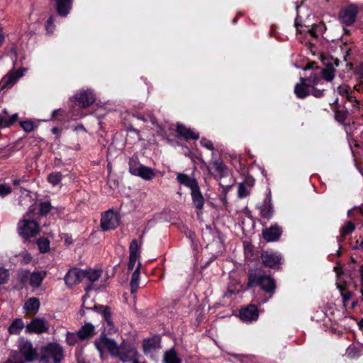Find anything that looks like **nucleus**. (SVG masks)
<instances>
[{
    "mask_svg": "<svg viewBox=\"0 0 363 363\" xmlns=\"http://www.w3.org/2000/svg\"><path fill=\"white\" fill-rule=\"evenodd\" d=\"M92 289V286L91 285H88L87 286L85 287V291H89Z\"/></svg>",
    "mask_w": 363,
    "mask_h": 363,
    "instance_id": "e2e57ef3",
    "label": "nucleus"
},
{
    "mask_svg": "<svg viewBox=\"0 0 363 363\" xmlns=\"http://www.w3.org/2000/svg\"><path fill=\"white\" fill-rule=\"evenodd\" d=\"M62 358L63 350L57 343H49L41 349L40 359L45 363H49L51 361L53 363H60Z\"/></svg>",
    "mask_w": 363,
    "mask_h": 363,
    "instance_id": "f03ea898",
    "label": "nucleus"
},
{
    "mask_svg": "<svg viewBox=\"0 0 363 363\" xmlns=\"http://www.w3.org/2000/svg\"><path fill=\"white\" fill-rule=\"evenodd\" d=\"M82 280H87L91 283L96 281L101 276V271L99 269H89L88 270H82Z\"/></svg>",
    "mask_w": 363,
    "mask_h": 363,
    "instance_id": "c756f323",
    "label": "nucleus"
},
{
    "mask_svg": "<svg viewBox=\"0 0 363 363\" xmlns=\"http://www.w3.org/2000/svg\"><path fill=\"white\" fill-rule=\"evenodd\" d=\"M45 28L48 33L51 34L54 32L55 26L54 24V18L52 16H50L47 21Z\"/></svg>",
    "mask_w": 363,
    "mask_h": 363,
    "instance_id": "8fccbe9b",
    "label": "nucleus"
},
{
    "mask_svg": "<svg viewBox=\"0 0 363 363\" xmlns=\"http://www.w3.org/2000/svg\"><path fill=\"white\" fill-rule=\"evenodd\" d=\"M62 179V175L60 172H52L48 177V181L52 185H57Z\"/></svg>",
    "mask_w": 363,
    "mask_h": 363,
    "instance_id": "4c0bfd02",
    "label": "nucleus"
},
{
    "mask_svg": "<svg viewBox=\"0 0 363 363\" xmlns=\"http://www.w3.org/2000/svg\"><path fill=\"white\" fill-rule=\"evenodd\" d=\"M40 307V301L38 298H29L24 305V309L26 311L27 313L31 315H35Z\"/></svg>",
    "mask_w": 363,
    "mask_h": 363,
    "instance_id": "bb28decb",
    "label": "nucleus"
},
{
    "mask_svg": "<svg viewBox=\"0 0 363 363\" xmlns=\"http://www.w3.org/2000/svg\"><path fill=\"white\" fill-rule=\"evenodd\" d=\"M57 114V110H55L53 112H52V117H55Z\"/></svg>",
    "mask_w": 363,
    "mask_h": 363,
    "instance_id": "0e129e2a",
    "label": "nucleus"
},
{
    "mask_svg": "<svg viewBox=\"0 0 363 363\" xmlns=\"http://www.w3.org/2000/svg\"><path fill=\"white\" fill-rule=\"evenodd\" d=\"M355 72L360 77H363V62H362L357 67H356Z\"/></svg>",
    "mask_w": 363,
    "mask_h": 363,
    "instance_id": "5fc2aeb1",
    "label": "nucleus"
},
{
    "mask_svg": "<svg viewBox=\"0 0 363 363\" xmlns=\"http://www.w3.org/2000/svg\"><path fill=\"white\" fill-rule=\"evenodd\" d=\"M177 133L185 138L186 140H197L199 138V135L194 133L192 130L187 128L182 124H177Z\"/></svg>",
    "mask_w": 363,
    "mask_h": 363,
    "instance_id": "a878e982",
    "label": "nucleus"
},
{
    "mask_svg": "<svg viewBox=\"0 0 363 363\" xmlns=\"http://www.w3.org/2000/svg\"><path fill=\"white\" fill-rule=\"evenodd\" d=\"M13 354H19L20 359H23V357L25 363L33 362L37 357L36 350L33 348L32 343L28 341L22 342L19 346V351Z\"/></svg>",
    "mask_w": 363,
    "mask_h": 363,
    "instance_id": "1a4fd4ad",
    "label": "nucleus"
},
{
    "mask_svg": "<svg viewBox=\"0 0 363 363\" xmlns=\"http://www.w3.org/2000/svg\"><path fill=\"white\" fill-rule=\"evenodd\" d=\"M333 62H330V64H332L333 67H334V65L335 67L339 66V60L337 59H334V60H333Z\"/></svg>",
    "mask_w": 363,
    "mask_h": 363,
    "instance_id": "052dcab7",
    "label": "nucleus"
},
{
    "mask_svg": "<svg viewBox=\"0 0 363 363\" xmlns=\"http://www.w3.org/2000/svg\"><path fill=\"white\" fill-rule=\"evenodd\" d=\"M325 89H319L317 88L311 87V90L310 91V94L314 96L316 98H320L324 96Z\"/></svg>",
    "mask_w": 363,
    "mask_h": 363,
    "instance_id": "3c124183",
    "label": "nucleus"
},
{
    "mask_svg": "<svg viewBox=\"0 0 363 363\" xmlns=\"http://www.w3.org/2000/svg\"><path fill=\"white\" fill-rule=\"evenodd\" d=\"M250 187L246 184L240 183L238 185V197L242 199L250 194Z\"/></svg>",
    "mask_w": 363,
    "mask_h": 363,
    "instance_id": "ea45409f",
    "label": "nucleus"
},
{
    "mask_svg": "<svg viewBox=\"0 0 363 363\" xmlns=\"http://www.w3.org/2000/svg\"><path fill=\"white\" fill-rule=\"evenodd\" d=\"M342 296L343 301L345 303L348 300H350V298L351 297V294L350 292H345V293L342 292Z\"/></svg>",
    "mask_w": 363,
    "mask_h": 363,
    "instance_id": "4d7b16f0",
    "label": "nucleus"
},
{
    "mask_svg": "<svg viewBox=\"0 0 363 363\" xmlns=\"http://www.w3.org/2000/svg\"><path fill=\"white\" fill-rule=\"evenodd\" d=\"M335 119L339 122H343L346 119L347 111H338L334 108Z\"/></svg>",
    "mask_w": 363,
    "mask_h": 363,
    "instance_id": "de8ad7c7",
    "label": "nucleus"
},
{
    "mask_svg": "<svg viewBox=\"0 0 363 363\" xmlns=\"http://www.w3.org/2000/svg\"><path fill=\"white\" fill-rule=\"evenodd\" d=\"M5 363H25L23 359H20L19 354H13Z\"/></svg>",
    "mask_w": 363,
    "mask_h": 363,
    "instance_id": "603ef678",
    "label": "nucleus"
},
{
    "mask_svg": "<svg viewBox=\"0 0 363 363\" xmlns=\"http://www.w3.org/2000/svg\"><path fill=\"white\" fill-rule=\"evenodd\" d=\"M137 355L138 352L134 347L130 346L121 345V348L117 357H119L122 362L132 361L133 363H134V360H138L136 359Z\"/></svg>",
    "mask_w": 363,
    "mask_h": 363,
    "instance_id": "2eb2a0df",
    "label": "nucleus"
},
{
    "mask_svg": "<svg viewBox=\"0 0 363 363\" xmlns=\"http://www.w3.org/2000/svg\"><path fill=\"white\" fill-rule=\"evenodd\" d=\"M282 233L281 228L277 225H274L269 228L262 230V236L267 242H274L279 240Z\"/></svg>",
    "mask_w": 363,
    "mask_h": 363,
    "instance_id": "a211bd4d",
    "label": "nucleus"
},
{
    "mask_svg": "<svg viewBox=\"0 0 363 363\" xmlns=\"http://www.w3.org/2000/svg\"><path fill=\"white\" fill-rule=\"evenodd\" d=\"M164 363H182L174 350L167 351L164 355Z\"/></svg>",
    "mask_w": 363,
    "mask_h": 363,
    "instance_id": "72a5a7b5",
    "label": "nucleus"
},
{
    "mask_svg": "<svg viewBox=\"0 0 363 363\" xmlns=\"http://www.w3.org/2000/svg\"><path fill=\"white\" fill-rule=\"evenodd\" d=\"M52 209L50 202H40L39 205V213L41 216L47 215Z\"/></svg>",
    "mask_w": 363,
    "mask_h": 363,
    "instance_id": "79ce46f5",
    "label": "nucleus"
},
{
    "mask_svg": "<svg viewBox=\"0 0 363 363\" xmlns=\"http://www.w3.org/2000/svg\"><path fill=\"white\" fill-rule=\"evenodd\" d=\"M95 309L99 313H102L104 315V320L108 323V325H111L112 322L111 320V313L109 311V308L108 306H95Z\"/></svg>",
    "mask_w": 363,
    "mask_h": 363,
    "instance_id": "e433bc0d",
    "label": "nucleus"
},
{
    "mask_svg": "<svg viewBox=\"0 0 363 363\" xmlns=\"http://www.w3.org/2000/svg\"><path fill=\"white\" fill-rule=\"evenodd\" d=\"M358 9L354 4H350L342 9L339 13V20L345 26L352 25L357 18Z\"/></svg>",
    "mask_w": 363,
    "mask_h": 363,
    "instance_id": "0eeeda50",
    "label": "nucleus"
},
{
    "mask_svg": "<svg viewBox=\"0 0 363 363\" xmlns=\"http://www.w3.org/2000/svg\"><path fill=\"white\" fill-rule=\"evenodd\" d=\"M264 264L270 268H275L281 264L282 257L281 254L273 250L264 251L261 255Z\"/></svg>",
    "mask_w": 363,
    "mask_h": 363,
    "instance_id": "f8f14e48",
    "label": "nucleus"
},
{
    "mask_svg": "<svg viewBox=\"0 0 363 363\" xmlns=\"http://www.w3.org/2000/svg\"><path fill=\"white\" fill-rule=\"evenodd\" d=\"M211 164L215 169V177L221 179L228 174V168L222 160H212Z\"/></svg>",
    "mask_w": 363,
    "mask_h": 363,
    "instance_id": "393cba45",
    "label": "nucleus"
},
{
    "mask_svg": "<svg viewBox=\"0 0 363 363\" xmlns=\"http://www.w3.org/2000/svg\"><path fill=\"white\" fill-rule=\"evenodd\" d=\"M332 106V108L333 110L334 111V108H335V110H337V108H338V99H337L334 103L333 104H331Z\"/></svg>",
    "mask_w": 363,
    "mask_h": 363,
    "instance_id": "bf43d9fd",
    "label": "nucleus"
},
{
    "mask_svg": "<svg viewBox=\"0 0 363 363\" xmlns=\"http://www.w3.org/2000/svg\"><path fill=\"white\" fill-rule=\"evenodd\" d=\"M361 247H362L363 249V238H362V242H361Z\"/></svg>",
    "mask_w": 363,
    "mask_h": 363,
    "instance_id": "774afa93",
    "label": "nucleus"
},
{
    "mask_svg": "<svg viewBox=\"0 0 363 363\" xmlns=\"http://www.w3.org/2000/svg\"><path fill=\"white\" fill-rule=\"evenodd\" d=\"M177 179L181 184H183L184 186L189 188L191 191L199 186L197 181L194 177H191L186 174H177Z\"/></svg>",
    "mask_w": 363,
    "mask_h": 363,
    "instance_id": "412c9836",
    "label": "nucleus"
},
{
    "mask_svg": "<svg viewBox=\"0 0 363 363\" xmlns=\"http://www.w3.org/2000/svg\"><path fill=\"white\" fill-rule=\"evenodd\" d=\"M258 316L257 309L255 305H250L240 312V319L245 322L256 320Z\"/></svg>",
    "mask_w": 363,
    "mask_h": 363,
    "instance_id": "6ab92c4d",
    "label": "nucleus"
},
{
    "mask_svg": "<svg viewBox=\"0 0 363 363\" xmlns=\"http://www.w3.org/2000/svg\"><path fill=\"white\" fill-rule=\"evenodd\" d=\"M52 131L53 133H56V132H57V128H53L52 129Z\"/></svg>",
    "mask_w": 363,
    "mask_h": 363,
    "instance_id": "338daca9",
    "label": "nucleus"
},
{
    "mask_svg": "<svg viewBox=\"0 0 363 363\" xmlns=\"http://www.w3.org/2000/svg\"><path fill=\"white\" fill-rule=\"evenodd\" d=\"M259 286L262 290L271 294L274 292L276 287L274 280L270 277L250 274L248 278V286Z\"/></svg>",
    "mask_w": 363,
    "mask_h": 363,
    "instance_id": "7ed1b4c3",
    "label": "nucleus"
},
{
    "mask_svg": "<svg viewBox=\"0 0 363 363\" xmlns=\"http://www.w3.org/2000/svg\"><path fill=\"white\" fill-rule=\"evenodd\" d=\"M323 78L328 81L331 82L335 77V68L332 64L327 65L326 67L322 69Z\"/></svg>",
    "mask_w": 363,
    "mask_h": 363,
    "instance_id": "f704fd0d",
    "label": "nucleus"
},
{
    "mask_svg": "<svg viewBox=\"0 0 363 363\" xmlns=\"http://www.w3.org/2000/svg\"><path fill=\"white\" fill-rule=\"evenodd\" d=\"M79 336L77 333L67 332L66 335V340L68 345H73L77 342Z\"/></svg>",
    "mask_w": 363,
    "mask_h": 363,
    "instance_id": "c03bdc74",
    "label": "nucleus"
},
{
    "mask_svg": "<svg viewBox=\"0 0 363 363\" xmlns=\"http://www.w3.org/2000/svg\"><path fill=\"white\" fill-rule=\"evenodd\" d=\"M94 344L98 351L101 353L106 350L114 357L118 356L121 348V345L118 346L117 343L113 340L109 339L105 335L96 340Z\"/></svg>",
    "mask_w": 363,
    "mask_h": 363,
    "instance_id": "39448f33",
    "label": "nucleus"
},
{
    "mask_svg": "<svg viewBox=\"0 0 363 363\" xmlns=\"http://www.w3.org/2000/svg\"><path fill=\"white\" fill-rule=\"evenodd\" d=\"M201 144L203 147L207 148L208 150H212L213 149V144L211 140L203 139L201 140Z\"/></svg>",
    "mask_w": 363,
    "mask_h": 363,
    "instance_id": "864d4df0",
    "label": "nucleus"
},
{
    "mask_svg": "<svg viewBox=\"0 0 363 363\" xmlns=\"http://www.w3.org/2000/svg\"><path fill=\"white\" fill-rule=\"evenodd\" d=\"M11 193V187L6 184H0V196L4 198Z\"/></svg>",
    "mask_w": 363,
    "mask_h": 363,
    "instance_id": "a18cd8bd",
    "label": "nucleus"
},
{
    "mask_svg": "<svg viewBox=\"0 0 363 363\" xmlns=\"http://www.w3.org/2000/svg\"><path fill=\"white\" fill-rule=\"evenodd\" d=\"M57 13L61 16H67L72 9L73 0H55Z\"/></svg>",
    "mask_w": 363,
    "mask_h": 363,
    "instance_id": "4be33fe9",
    "label": "nucleus"
},
{
    "mask_svg": "<svg viewBox=\"0 0 363 363\" xmlns=\"http://www.w3.org/2000/svg\"><path fill=\"white\" fill-rule=\"evenodd\" d=\"M359 325L361 327H363V318L360 320Z\"/></svg>",
    "mask_w": 363,
    "mask_h": 363,
    "instance_id": "69168bd1",
    "label": "nucleus"
},
{
    "mask_svg": "<svg viewBox=\"0 0 363 363\" xmlns=\"http://www.w3.org/2000/svg\"><path fill=\"white\" fill-rule=\"evenodd\" d=\"M23 75V72L20 70L12 69L1 80V89L12 87L18 79Z\"/></svg>",
    "mask_w": 363,
    "mask_h": 363,
    "instance_id": "ddd939ff",
    "label": "nucleus"
},
{
    "mask_svg": "<svg viewBox=\"0 0 363 363\" xmlns=\"http://www.w3.org/2000/svg\"><path fill=\"white\" fill-rule=\"evenodd\" d=\"M49 330V323L43 318H37L32 320L26 325V332L36 334L47 333Z\"/></svg>",
    "mask_w": 363,
    "mask_h": 363,
    "instance_id": "9b49d317",
    "label": "nucleus"
},
{
    "mask_svg": "<svg viewBox=\"0 0 363 363\" xmlns=\"http://www.w3.org/2000/svg\"><path fill=\"white\" fill-rule=\"evenodd\" d=\"M94 344L98 351L101 353L106 350L114 357L118 356L121 348V345L118 346L117 343L113 340L109 339L105 335L96 340Z\"/></svg>",
    "mask_w": 363,
    "mask_h": 363,
    "instance_id": "423d86ee",
    "label": "nucleus"
},
{
    "mask_svg": "<svg viewBox=\"0 0 363 363\" xmlns=\"http://www.w3.org/2000/svg\"><path fill=\"white\" fill-rule=\"evenodd\" d=\"M158 342L156 339H147L143 342V351L145 354L150 353L157 347Z\"/></svg>",
    "mask_w": 363,
    "mask_h": 363,
    "instance_id": "c9c22d12",
    "label": "nucleus"
},
{
    "mask_svg": "<svg viewBox=\"0 0 363 363\" xmlns=\"http://www.w3.org/2000/svg\"><path fill=\"white\" fill-rule=\"evenodd\" d=\"M119 225L118 215L112 210L107 211L101 219V227L104 231L113 230Z\"/></svg>",
    "mask_w": 363,
    "mask_h": 363,
    "instance_id": "9d476101",
    "label": "nucleus"
},
{
    "mask_svg": "<svg viewBox=\"0 0 363 363\" xmlns=\"http://www.w3.org/2000/svg\"><path fill=\"white\" fill-rule=\"evenodd\" d=\"M18 118V116L17 113L9 116L6 111H3L0 113V129L11 126L17 121Z\"/></svg>",
    "mask_w": 363,
    "mask_h": 363,
    "instance_id": "b1692460",
    "label": "nucleus"
},
{
    "mask_svg": "<svg viewBox=\"0 0 363 363\" xmlns=\"http://www.w3.org/2000/svg\"><path fill=\"white\" fill-rule=\"evenodd\" d=\"M25 325L21 318L15 319L9 327L8 331L11 335H18Z\"/></svg>",
    "mask_w": 363,
    "mask_h": 363,
    "instance_id": "473e14b6",
    "label": "nucleus"
},
{
    "mask_svg": "<svg viewBox=\"0 0 363 363\" xmlns=\"http://www.w3.org/2000/svg\"><path fill=\"white\" fill-rule=\"evenodd\" d=\"M337 91L340 96L346 98L352 104L354 111H357L359 115L363 118V110L361 109L359 101L356 99L355 96H352L353 91L350 86L346 84L340 85L337 88Z\"/></svg>",
    "mask_w": 363,
    "mask_h": 363,
    "instance_id": "6e6552de",
    "label": "nucleus"
},
{
    "mask_svg": "<svg viewBox=\"0 0 363 363\" xmlns=\"http://www.w3.org/2000/svg\"><path fill=\"white\" fill-rule=\"evenodd\" d=\"M316 27H317V26H313L311 28L308 30V33L313 38L317 37L316 30H315Z\"/></svg>",
    "mask_w": 363,
    "mask_h": 363,
    "instance_id": "6e6d98bb",
    "label": "nucleus"
},
{
    "mask_svg": "<svg viewBox=\"0 0 363 363\" xmlns=\"http://www.w3.org/2000/svg\"><path fill=\"white\" fill-rule=\"evenodd\" d=\"M22 276L25 278H28L29 277V284L32 287H38L45 277L46 272L37 271L30 274L28 271H23Z\"/></svg>",
    "mask_w": 363,
    "mask_h": 363,
    "instance_id": "dca6fc26",
    "label": "nucleus"
},
{
    "mask_svg": "<svg viewBox=\"0 0 363 363\" xmlns=\"http://www.w3.org/2000/svg\"><path fill=\"white\" fill-rule=\"evenodd\" d=\"M141 264L139 262L136 269L132 274L131 280H130V291L131 294H135L138 289L139 286V279H140V268Z\"/></svg>",
    "mask_w": 363,
    "mask_h": 363,
    "instance_id": "2f4dec72",
    "label": "nucleus"
},
{
    "mask_svg": "<svg viewBox=\"0 0 363 363\" xmlns=\"http://www.w3.org/2000/svg\"><path fill=\"white\" fill-rule=\"evenodd\" d=\"M308 86L313 87L318 84L320 78L316 74H311L308 78H305Z\"/></svg>",
    "mask_w": 363,
    "mask_h": 363,
    "instance_id": "37998d69",
    "label": "nucleus"
},
{
    "mask_svg": "<svg viewBox=\"0 0 363 363\" xmlns=\"http://www.w3.org/2000/svg\"><path fill=\"white\" fill-rule=\"evenodd\" d=\"M20 182H21L20 179H14L13 181V183L14 185H18L20 184Z\"/></svg>",
    "mask_w": 363,
    "mask_h": 363,
    "instance_id": "680f3d73",
    "label": "nucleus"
},
{
    "mask_svg": "<svg viewBox=\"0 0 363 363\" xmlns=\"http://www.w3.org/2000/svg\"><path fill=\"white\" fill-rule=\"evenodd\" d=\"M74 101L82 108H86L95 101V95L91 91H81L74 96Z\"/></svg>",
    "mask_w": 363,
    "mask_h": 363,
    "instance_id": "4468645a",
    "label": "nucleus"
},
{
    "mask_svg": "<svg viewBox=\"0 0 363 363\" xmlns=\"http://www.w3.org/2000/svg\"><path fill=\"white\" fill-rule=\"evenodd\" d=\"M311 87L307 86L306 80L303 77H301V83L297 84L294 88V93L297 97L304 99L310 95L309 89Z\"/></svg>",
    "mask_w": 363,
    "mask_h": 363,
    "instance_id": "5701e85b",
    "label": "nucleus"
},
{
    "mask_svg": "<svg viewBox=\"0 0 363 363\" xmlns=\"http://www.w3.org/2000/svg\"><path fill=\"white\" fill-rule=\"evenodd\" d=\"M9 271L3 267H0V284L6 283L9 279Z\"/></svg>",
    "mask_w": 363,
    "mask_h": 363,
    "instance_id": "49530a36",
    "label": "nucleus"
},
{
    "mask_svg": "<svg viewBox=\"0 0 363 363\" xmlns=\"http://www.w3.org/2000/svg\"><path fill=\"white\" fill-rule=\"evenodd\" d=\"M261 216L267 220L270 219L273 214V209L270 199H265L259 207Z\"/></svg>",
    "mask_w": 363,
    "mask_h": 363,
    "instance_id": "7c9ffc66",
    "label": "nucleus"
},
{
    "mask_svg": "<svg viewBox=\"0 0 363 363\" xmlns=\"http://www.w3.org/2000/svg\"><path fill=\"white\" fill-rule=\"evenodd\" d=\"M94 334V327L91 323H86L82 328L77 332L79 339L80 340H84L90 338Z\"/></svg>",
    "mask_w": 363,
    "mask_h": 363,
    "instance_id": "cd10ccee",
    "label": "nucleus"
},
{
    "mask_svg": "<svg viewBox=\"0 0 363 363\" xmlns=\"http://www.w3.org/2000/svg\"><path fill=\"white\" fill-rule=\"evenodd\" d=\"M354 228L353 223L347 221L341 228L340 238L342 240L346 235L351 233Z\"/></svg>",
    "mask_w": 363,
    "mask_h": 363,
    "instance_id": "58836bf2",
    "label": "nucleus"
},
{
    "mask_svg": "<svg viewBox=\"0 0 363 363\" xmlns=\"http://www.w3.org/2000/svg\"><path fill=\"white\" fill-rule=\"evenodd\" d=\"M191 191L194 205L197 209H202L204 203V198L201 193L199 186Z\"/></svg>",
    "mask_w": 363,
    "mask_h": 363,
    "instance_id": "c85d7f7f",
    "label": "nucleus"
},
{
    "mask_svg": "<svg viewBox=\"0 0 363 363\" xmlns=\"http://www.w3.org/2000/svg\"><path fill=\"white\" fill-rule=\"evenodd\" d=\"M40 251L43 253L47 252L50 250V242L46 238H40L37 242Z\"/></svg>",
    "mask_w": 363,
    "mask_h": 363,
    "instance_id": "a19ab883",
    "label": "nucleus"
},
{
    "mask_svg": "<svg viewBox=\"0 0 363 363\" xmlns=\"http://www.w3.org/2000/svg\"><path fill=\"white\" fill-rule=\"evenodd\" d=\"M129 262L128 268L129 270H132L136 263V260L139 257V246L136 240H133L130 242L129 247Z\"/></svg>",
    "mask_w": 363,
    "mask_h": 363,
    "instance_id": "aec40b11",
    "label": "nucleus"
},
{
    "mask_svg": "<svg viewBox=\"0 0 363 363\" xmlns=\"http://www.w3.org/2000/svg\"><path fill=\"white\" fill-rule=\"evenodd\" d=\"M36 208L31 206L28 212L23 215L21 220L18 223V231L21 236L23 238L28 239L31 237H35L40 230L39 224L31 218V216L35 212Z\"/></svg>",
    "mask_w": 363,
    "mask_h": 363,
    "instance_id": "f257e3e1",
    "label": "nucleus"
},
{
    "mask_svg": "<svg viewBox=\"0 0 363 363\" xmlns=\"http://www.w3.org/2000/svg\"><path fill=\"white\" fill-rule=\"evenodd\" d=\"M360 274H361V284L362 286V288L361 289V292L363 295V265L360 268Z\"/></svg>",
    "mask_w": 363,
    "mask_h": 363,
    "instance_id": "13d9d810",
    "label": "nucleus"
},
{
    "mask_svg": "<svg viewBox=\"0 0 363 363\" xmlns=\"http://www.w3.org/2000/svg\"><path fill=\"white\" fill-rule=\"evenodd\" d=\"M83 274L82 270L77 268L71 269L65 277V284L69 286H72L81 281H83Z\"/></svg>",
    "mask_w": 363,
    "mask_h": 363,
    "instance_id": "f3484780",
    "label": "nucleus"
},
{
    "mask_svg": "<svg viewBox=\"0 0 363 363\" xmlns=\"http://www.w3.org/2000/svg\"><path fill=\"white\" fill-rule=\"evenodd\" d=\"M129 172L133 175L140 177L145 180H151L155 177L154 170L152 168L139 164L134 158L130 160Z\"/></svg>",
    "mask_w": 363,
    "mask_h": 363,
    "instance_id": "20e7f679",
    "label": "nucleus"
},
{
    "mask_svg": "<svg viewBox=\"0 0 363 363\" xmlns=\"http://www.w3.org/2000/svg\"><path fill=\"white\" fill-rule=\"evenodd\" d=\"M21 126L26 132L28 133L31 132L34 129V124L30 121L21 122Z\"/></svg>",
    "mask_w": 363,
    "mask_h": 363,
    "instance_id": "09e8293b",
    "label": "nucleus"
}]
</instances>
